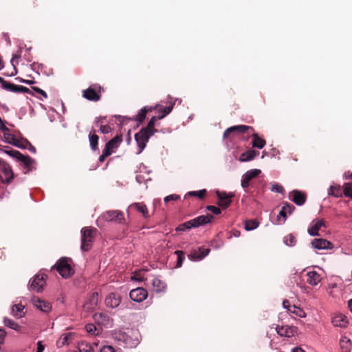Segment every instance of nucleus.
I'll list each match as a JSON object with an SVG mask.
<instances>
[{"instance_id":"nucleus-1","label":"nucleus","mask_w":352,"mask_h":352,"mask_svg":"<svg viewBox=\"0 0 352 352\" xmlns=\"http://www.w3.org/2000/svg\"><path fill=\"white\" fill-rule=\"evenodd\" d=\"M214 219V217L210 214L200 215L196 218L186 221L180 224L177 228V231H186L193 228H198L210 223Z\"/></svg>"},{"instance_id":"nucleus-2","label":"nucleus","mask_w":352,"mask_h":352,"mask_svg":"<svg viewBox=\"0 0 352 352\" xmlns=\"http://www.w3.org/2000/svg\"><path fill=\"white\" fill-rule=\"evenodd\" d=\"M70 261V258L62 257L52 267L51 270L56 269L63 278H68L74 274V270L69 263Z\"/></svg>"},{"instance_id":"nucleus-3","label":"nucleus","mask_w":352,"mask_h":352,"mask_svg":"<svg viewBox=\"0 0 352 352\" xmlns=\"http://www.w3.org/2000/svg\"><path fill=\"white\" fill-rule=\"evenodd\" d=\"M97 232L96 228L91 227H85L81 230V250L82 251H89L93 244L94 239V233Z\"/></svg>"},{"instance_id":"nucleus-4","label":"nucleus","mask_w":352,"mask_h":352,"mask_svg":"<svg viewBox=\"0 0 352 352\" xmlns=\"http://www.w3.org/2000/svg\"><path fill=\"white\" fill-rule=\"evenodd\" d=\"M153 135L154 133L152 131L150 132L144 128H142L140 131L135 135V140L139 148L138 153L142 152L149 138Z\"/></svg>"},{"instance_id":"nucleus-5","label":"nucleus","mask_w":352,"mask_h":352,"mask_svg":"<svg viewBox=\"0 0 352 352\" xmlns=\"http://www.w3.org/2000/svg\"><path fill=\"white\" fill-rule=\"evenodd\" d=\"M102 87L98 84L91 85L87 89L82 91V97L89 101L97 102L100 100Z\"/></svg>"},{"instance_id":"nucleus-6","label":"nucleus","mask_w":352,"mask_h":352,"mask_svg":"<svg viewBox=\"0 0 352 352\" xmlns=\"http://www.w3.org/2000/svg\"><path fill=\"white\" fill-rule=\"evenodd\" d=\"M175 104V101H173V100H170L167 102L168 105L165 107H163L162 106H161L160 104H156L154 107L146 106L143 108V109L144 111H146V113L148 112H151L153 110L157 109V111L159 112L162 113V114L158 116V119L161 120V119H163L165 116H166L171 112Z\"/></svg>"},{"instance_id":"nucleus-7","label":"nucleus","mask_w":352,"mask_h":352,"mask_svg":"<svg viewBox=\"0 0 352 352\" xmlns=\"http://www.w3.org/2000/svg\"><path fill=\"white\" fill-rule=\"evenodd\" d=\"M14 179V173L10 166L4 161H0V181L10 184Z\"/></svg>"},{"instance_id":"nucleus-8","label":"nucleus","mask_w":352,"mask_h":352,"mask_svg":"<svg viewBox=\"0 0 352 352\" xmlns=\"http://www.w3.org/2000/svg\"><path fill=\"white\" fill-rule=\"evenodd\" d=\"M254 129L252 126L247 125H236L228 128L223 133V138H228L233 133L251 134L254 132Z\"/></svg>"},{"instance_id":"nucleus-9","label":"nucleus","mask_w":352,"mask_h":352,"mask_svg":"<svg viewBox=\"0 0 352 352\" xmlns=\"http://www.w3.org/2000/svg\"><path fill=\"white\" fill-rule=\"evenodd\" d=\"M8 153L10 155L16 158L19 161L23 162L25 168H26L28 171H30L31 170V167L32 164L34 163V160L32 159L28 155H24L16 150H12L8 151Z\"/></svg>"},{"instance_id":"nucleus-10","label":"nucleus","mask_w":352,"mask_h":352,"mask_svg":"<svg viewBox=\"0 0 352 352\" xmlns=\"http://www.w3.org/2000/svg\"><path fill=\"white\" fill-rule=\"evenodd\" d=\"M103 219L107 221H114L118 223L124 222V214L120 210H110L104 212Z\"/></svg>"},{"instance_id":"nucleus-11","label":"nucleus","mask_w":352,"mask_h":352,"mask_svg":"<svg viewBox=\"0 0 352 352\" xmlns=\"http://www.w3.org/2000/svg\"><path fill=\"white\" fill-rule=\"evenodd\" d=\"M129 296L132 300L141 302L148 297V292L143 287H137L131 290Z\"/></svg>"},{"instance_id":"nucleus-12","label":"nucleus","mask_w":352,"mask_h":352,"mask_svg":"<svg viewBox=\"0 0 352 352\" xmlns=\"http://www.w3.org/2000/svg\"><path fill=\"white\" fill-rule=\"evenodd\" d=\"M261 173V171L259 169H252L247 171L242 176L241 186L243 188H248L250 185V182L258 176Z\"/></svg>"},{"instance_id":"nucleus-13","label":"nucleus","mask_w":352,"mask_h":352,"mask_svg":"<svg viewBox=\"0 0 352 352\" xmlns=\"http://www.w3.org/2000/svg\"><path fill=\"white\" fill-rule=\"evenodd\" d=\"M218 197V204L219 206L227 208L232 202V198L234 197L232 193H226V192L217 191Z\"/></svg>"},{"instance_id":"nucleus-14","label":"nucleus","mask_w":352,"mask_h":352,"mask_svg":"<svg viewBox=\"0 0 352 352\" xmlns=\"http://www.w3.org/2000/svg\"><path fill=\"white\" fill-rule=\"evenodd\" d=\"M297 327L294 326H279L277 325L276 327V330L277 333L280 336H285V337H292L294 336L295 334L297 333Z\"/></svg>"},{"instance_id":"nucleus-15","label":"nucleus","mask_w":352,"mask_h":352,"mask_svg":"<svg viewBox=\"0 0 352 352\" xmlns=\"http://www.w3.org/2000/svg\"><path fill=\"white\" fill-rule=\"evenodd\" d=\"M46 277V275L44 274H38L36 275L31 282V289L36 292H40L41 289H43V286L45 284Z\"/></svg>"},{"instance_id":"nucleus-16","label":"nucleus","mask_w":352,"mask_h":352,"mask_svg":"<svg viewBox=\"0 0 352 352\" xmlns=\"http://www.w3.org/2000/svg\"><path fill=\"white\" fill-rule=\"evenodd\" d=\"M98 303V293L97 292H94L90 295L87 302L84 304L83 309L87 312L92 311L96 309Z\"/></svg>"},{"instance_id":"nucleus-17","label":"nucleus","mask_w":352,"mask_h":352,"mask_svg":"<svg viewBox=\"0 0 352 352\" xmlns=\"http://www.w3.org/2000/svg\"><path fill=\"white\" fill-rule=\"evenodd\" d=\"M122 141V135H116L113 138H112L111 140H109L104 146V151H107L108 153H109L110 155H111L114 152V149L117 148L120 144Z\"/></svg>"},{"instance_id":"nucleus-18","label":"nucleus","mask_w":352,"mask_h":352,"mask_svg":"<svg viewBox=\"0 0 352 352\" xmlns=\"http://www.w3.org/2000/svg\"><path fill=\"white\" fill-rule=\"evenodd\" d=\"M311 245L314 248L318 250H329L332 249L333 244L324 239H315L311 242Z\"/></svg>"},{"instance_id":"nucleus-19","label":"nucleus","mask_w":352,"mask_h":352,"mask_svg":"<svg viewBox=\"0 0 352 352\" xmlns=\"http://www.w3.org/2000/svg\"><path fill=\"white\" fill-rule=\"evenodd\" d=\"M210 251L208 248H199L198 251L194 250L191 252L188 255V258L192 261L201 260L209 254Z\"/></svg>"},{"instance_id":"nucleus-20","label":"nucleus","mask_w":352,"mask_h":352,"mask_svg":"<svg viewBox=\"0 0 352 352\" xmlns=\"http://www.w3.org/2000/svg\"><path fill=\"white\" fill-rule=\"evenodd\" d=\"M121 301L120 296L116 293H110L105 299V304L111 308L117 307Z\"/></svg>"},{"instance_id":"nucleus-21","label":"nucleus","mask_w":352,"mask_h":352,"mask_svg":"<svg viewBox=\"0 0 352 352\" xmlns=\"http://www.w3.org/2000/svg\"><path fill=\"white\" fill-rule=\"evenodd\" d=\"M290 195L291 200L296 205L302 206L305 203L306 195L303 192L298 190H294L290 192Z\"/></svg>"},{"instance_id":"nucleus-22","label":"nucleus","mask_w":352,"mask_h":352,"mask_svg":"<svg viewBox=\"0 0 352 352\" xmlns=\"http://www.w3.org/2000/svg\"><path fill=\"white\" fill-rule=\"evenodd\" d=\"M349 323L347 317L342 314L335 315L332 318V324L335 327H346Z\"/></svg>"},{"instance_id":"nucleus-23","label":"nucleus","mask_w":352,"mask_h":352,"mask_svg":"<svg viewBox=\"0 0 352 352\" xmlns=\"http://www.w3.org/2000/svg\"><path fill=\"white\" fill-rule=\"evenodd\" d=\"M307 282L311 286L317 285L321 281V276L316 271H309L306 274Z\"/></svg>"},{"instance_id":"nucleus-24","label":"nucleus","mask_w":352,"mask_h":352,"mask_svg":"<svg viewBox=\"0 0 352 352\" xmlns=\"http://www.w3.org/2000/svg\"><path fill=\"white\" fill-rule=\"evenodd\" d=\"M149 283L152 285L153 290L156 292H163L166 287V283L157 277H153L149 280Z\"/></svg>"},{"instance_id":"nucleus-25","label":"nucleus","mask_w":352,"mask_h":352,"mask_svg":"<svg viewBox=\"0 0 352 352\" xmlns=\"http://www.w3.org/2000/svg\"><path fill=\"white\" fill-rule=\"evenodd\" d=\"M32 302L35 307L43 312H48L52 308L50 303L43 300L39 298L34 297L32 298Z\"/></svg>"},{"instance_id":"nucleus-26","label":"nucleus","mask_w":352,"mask_h":352,"mask_svg":"<svg viewBox=\"0 0 352 352\" xmlns=\"http://www.w3.org/2000/svg\"><path fill=\"white\" fill-rule=\"evenodd\" d=\"M94 320L100 325L107 327L110 323L109 316L103 313H96L94 315Z\"/></svg>"},{"instance_id":"nucleus-27","label":"nucleus","mask_w":352,"mask_h":352,"mask_svg":"<svg viewBox=\"0 0 352 352\" xmlns=\"http://www.w3.org/2000/svg\"><path fill=\"white\" fill-rule=\"evenodd\" d=\"M322 226H324L323 220H315L313 221V225L308 229V233L311 236H318V231Z\"/></svg>"},{"instance_id":"nucleus-28","label":"nucleus","mask_w":352,"mask_h":352,"mask_svg":"<svg viewBox=\"0 0 352 352\" xmlns=\"http://www.w3.org/2000/svg\"><path fill=\"white\" fill-rule=\"evenodd\" d=\"M96 131L95 129H92L89 134V140L90 143L91 148L93 151L98 149V140L99 137L96 134Z\"/></svg>"},{"instance_id":"nucleus-29","label":"nucleus","mask_w":352,"mask_h":352,"mask_svg":"<svg viewBox=\"0 0 352 352\" xmlns=\"http://www.w3.org/2000/svg\"><path fill=\"white\" fill-rule=\"evenodd\" d=\"M251 133H252V137L253 138L252 142V147L258 148L260 149L263 148L266 144L265 140L260 138L258 133H255L254 131L251 132Z\"/></svg>"},{"instance_id":"nucleus-30","label":"nucleus","mask_w":352,"mask_h":352,"mask_svg":"<svg viewBox=\"0 0 352 352\" xmlns=\"http://www.w3.org/2000/svg\"><path fill=\"white\" fill-rule=\"evenodd\" d=\"M131 209H135L139 212L142 213L144 218L149 217L148 210L146 206L144 203H133L129 206Z\"/></svg>"},{"instance_id":"nucleus-31","label":"nucleus","mask_w":352,"mask_h":352,"mask_svg":"<svg viewBox=\"0 0 352 352\" xmlns=\"http://www.w3.org/2000/svg\"><path fill=\"white\" fill-rule=\"evenodd\" d=\"M258 151L250 149L246 152L243 153L239 158L241 162H248L253 160L257 155H258Z\"/></svg>"},{"instance_id":"nucleus-32","label":"nucleus","mask_w":352,"mask_h":352,"mask_svg":"<svg viewBox=\"0 0 352 352\" xmlns=\"http://www.w3.org/2000/svg\"><path fill=\"white\" fill-rule=\"evenodd\" d=\"M343 194V190L340 185H332L328 190V195L335 197H341Z\"/></svg>"},{"instance_id":"nucleus-33","label":"nucleus","mask_w":352,"mask_h":352,"mask_svg":"<svg viewBox=\"0 0 352 352\" xmlns=\"http://www.w3.org/2000/svg\"><path fill=\"white\" fill-rule=\"evenodd\" d=\"M1 87L7 91H9L11 92H14V93H19L20 85H16L12 82L6 81L5 80H4Z\"/></svg>"},{"instance_id":"nucleus-34","label":"nucleus","mask_w":352,"mask_h":352,"mask_svg":"<svg viewBox=\"0 0 352 352\" xmlns=\"http://www.w3.org/2000/svg\"><path fill=\"white\" fill-rule=\"evenodd\" d=\"M340 345L342 352H349L351 349V342L346 337H344L340 340Z\"/></svg>"},{"instance_id":"nucleus-35","label":"nucleus","mask_w":352,"mask_h":352,"mask_svg":"<svg viewBox=\"0 0 352 352\" xmlns=\"http://www.w3.org/2000/svg\"><path fill=\"white\" fill-rule=\"evenodd\" d=\"M23 309L24 307L21 304L14 305L12 308V313L15 317L22 318L24 316Z\"/></svg>"},{"instance_id":"nucleus-36","label":"nucleus","mask_w":352,"mask_h":352,"mask_svg":"<svg viewBox=\"0 0 352 352\" xmlns=\"http://www.w3.org/2000/svg\"><path fill=\"white\" fill-rule=\"evenodd\" d=\"M288 311L300 318H305L306 316L305 312L301 308L296 305H292L291 308H288Z\"/></svg>"},{"instance_id":"nucleus-37","label":"nucleus","mask_w":352,"mask_h":352,"mask_svg":"<svg viewBox=\"0 0 352 352\" xmlns=\"http://www.w3.org/2000/svg\"><path fill=\"white\" fill-rule=\"evenodd\" d=\"M207 190L206 189H202L198 191H190L186 196L197 197L199 199H203L205 198Z\"/></svg>"},{"instance_id":"nucleus-38","label":"nucleus","mask_w":352,"mask_h":352,"mask_svg":"<svg viewBox=\"0 0 352 352\" xmlns=\"http://www.w3.org/2000/svg\"><path fill=\"white\" fill-rule=\"evenodd\" d=\"M3 323L6 327H8L10 329H12L14 330L19 331V329H20V326L16 322H15L13 320H11L7 317L4 318Z\"/></svg>"},{"instance_id":"nucleus-39","label":"nucleus","mask_w":352,"mask_h":352,"mask_svg":"<svg viewBox=\"0 0 352 352\" xmlns=\"http://www.w3.org/2000/svg\"><path fill=\"white\" fill-rule=\"evenodd\" d=\"M175 254L177 255V263L176 267H180L182 265V263L185 259L184 252L182 250H176Z\"/></svg>"},{"instance_id":"nucleus-40","label":"nucleus","mask_w":352,"mask_h":352,"mask_svg":"<svg viewBox=\"0 0 352 352\" xmlns=\"http://www.w3.org/2000/svg\"><path fill=\"white\" fill-rule=\"evenodd\" d=\"M259 223L256 220L251 219L245 221V228L246 230H252L258 226Z\"/></svg>"},{"instance_id":"nucleus-41","label":"nucleus","mask_w":352,"mask_h":352,"mask_svg":"<svg viewBox=\"0 0 352 352\" xmlns=\"http://www.w3.org/2000/svg\"><path fill=\"white\" fill-rule=\"evenodd\" d=\"M3 137L8 143L13 144L16 146H18V144H16L17 140L16 137L13 134L10 133V131L4 133Z\"/></svg>"},{"instance_id":"nucleus-42","label":"nucleus","mask_w":352,"mask_h":352,"mask_svg":"<svg viewBox=\"0 0 352 352\" xmlns=\"http://www.w3.org/2000/svg\"><path fill=\"white\" fill-rule=\"evenodd\" d=\"M157 118L155 116H153L151 118V119L148 122L147 125L145 127H143L144 129H146V130L153 132L154 134L155 132H157V130L155 129V123L156 122Z\"/></svg>"},{"instance_id":"nucleus-43","label":"nucleus","mask_w":352,"mask_h":352,"mask_svg":"<svg viewBox=\"0 0 352 352\" xmlns=\"http://www.w3.org/2000/svg\"><path fill=\"white\" fill-rule=\"evenodd\" d=\"M284 243L289 246H294L296 243V237L292 234H289L285 236L284 238Z\"/></svg>"},{"instance_id":"nucleus-44","label":"nucleus","mask_w":352,"mask_h":352,"mask_svg":"<svg viewBox=\"0 0 352 352\" xmlns=\"http://www.w3.org/2000/svg\"><path fill=\"white\" fill-rule=\"evenodd\" d=\"M343 193L345 197L352 198V183H346L344 185Z\"/></svg>"},{"instance_id":"nucleus-45","label":"nucleus","mask_w":352,"mask_h":352,"mask_svg":"<svg viewBox=\"0 0 352 352\" xmlns=\"http://www.w3.org/2000/svg\"><path fill=\"white\" fill-rule=\"evenodd\" d=\"M146 111H144L142 108L133 120L142 123L146 118Z\"/></svg>"},{"instance_id":"nucleus-46","label":"nucleus","mask_w":352,"mask_h":352,"mask_svg":"<svg viewBox=\"0 0 352 352\" xmlns=\"http://www.w3.org/2000/svg\"><path fill=\"white\" fill-rule=\"evenodd\" d=\"M283 210H285L286 211V214H291L293 211L295 210V207L294 206H293L292 204H289V203H285L283 206Z\"/></svg>"},{"instance_id":"nucleus-47","label":"nucleus","mask_w":352,"mask_h":352,"mask_svg":"<svg viewBox=\"0 0 352 352\" xmlns=\"http://www.w3.org/2000/svg\"><path fill=\"white\" fill-rule=\"evenodd\" d=\"M98 127H99L100 133H102L103 134H107L111 131V127L108 124H105V125L100 124V126H98Z\"/></svg>"},{"instance_id":"nucleus-48","label":"nucleus","mask_w":352,"mask_h":352,"mask_svg":"<svg viewBox=\"0 0 352 352\" xmlns=\"http://www.w3.org/2000/svg\"><path fill=\"white\" fill-rule=\"evenodd\" d=\"M206 210L212 212L214 214H219L221 213V210L219 208L214 206H208Z\"/></svg>"},{"instance_id":"nucleus-49","label":"nucleus","mask_w":352,"mask_h":352,"mask_svg":"<svg viewBox=\"0 0 352 352\" xmlns=\"http://www.w3.org/2000/svg\"><path fill=\"white\" fill-rule=\"evenodd\" d=\"M271 190L276 192H279V193H283L284 191V189L282 186H280L278 184H274L272 185Z\"/></svg>"},{"instance_id":"nucleus-50","label":"nucleus","mask_w":352,"mask_h":352,"mask_svg":"<svg viewBox=\"0 0 352 352\" xmlns=\"http://www.w3.org/2000/svg\"><path fill=\"white\" fill-rule=\"evenodd\" d=\"M179 199V196L177 195H175V194H173V195H168V196H166L165 198H164V201L166 203H168V201H177Z\"/></svg>"},{"instance_id":"nucleus-51","label":"nucleus","mask_w":352,"mask_h":352,"mask_svg":"<svg viewBox=\"0 0 352 352\" xmlns=\"http://www.w3.org/2000/svg\"><path fill=\"white\" fill-rule=\"evenodd\" d=\"M133 280H138V281H143L144 280V278L143 277V275L142 274V272H140L138 273H135L131 278ZM145 280H148L147 278L145 279Z\"/></svg>"},{"instance_id":"nucleus-52","label":"nucleus","mask_w":352,"mask_h":352,"mask_svg":"<svg viewBox=\"0 0 352 352\" xmlns=\"http://www.w3.org/2000/svg\"><path fill=\"white\" fill-rule=\"evenodd\" d=\"M32 90H34L37 94H39L41 96H43L45 98H47V94L43 89H40L39 87H32Z\"/></svg>"},{"instance_id":"nucleus-53","label":"nucleus","mask_w":352,"mask_h":352,"mask_svg":"<svg viewBox=\"0 0 352 352\" xmlns=\"http://www.w3.org/2000/svg\"><path fill=\"white\" fill-rule=\"evenodd\" d=\"M86 330L88 333L94 334L96 330V327L93 324H88L86 325Z\"/></svg>"},{"instance_id":"nucleus-54","label":"nucleus","mask_w":352,"mask_h":352,"mask_svg":"<svg viewBox=\"0 0 352 352\" xmlns=\"http://www.w3.org/2000/svg\"><path fill=\"white\" fill-rule=\"evenodd\" d=\"M100 352H116L115 349L111 346H104L101 348Z\"/></svg>"},{"instance_id":"nucleus-55","label":"nucleus","mask_w":352,"mask_h":352,"mask_svg":"<svg viewBox=\"0 0 352 352\" xmlns=\"http://www.w3.org/2000/svg\"><path fill=\"white\" fill-rule=\"evenodd\" d=\"M109 155H111L109 154V153H108L107 151H102V154L99 157V162H104L105 159L109 157Z\"/></svg>"},{"instance_id":"nucleus-56","label":"nucleus","mask_w":352,"mask_h":352,"mask_svg":"<svg viewBox=\"0 0 352 352\" xmlns=\"http://www.w3.org/2000/svg\"><path fill=\"white\" fill-rule=\"evenodd\" d=\"M280 217L283 218V221H285V219L287 217L286 211L283 210V207H282V208H281L280 211L279 212V214H278V215L277 217L278 220H279Z\"/></svg>"},{"instance_id":"nucleus-57","label":"nucleus","mask_w":352,"mask_h":352,"mask_svg":"<svg viewBox=\"0 0 352 352\" xmlns=\"http://www.w3.org/2000/svg\"><path fill=\"white\" fill-rule=\"evenodd\" d=\"M0 130L3 132V133L10 131V129L5 125L3 120H2V122H0Z\"/></svg>"},{"instance_id":"nucleus-58","label":"nucleus","mask_w":352,"mask_h":352,"mask_svg":"<svg viewBox=\"0 0 352 352\" xmlns=\"http://www.w3.org/2000/svg\"><path fill=\"white\" fill-rule=\"evenodd\" d=\"M6 335V333L5 330L3 329H0V344L3 343Z\"/></svg>"},{"instance_id":"nucleus-59","label":"nucleus","mask_w":352,"mask_h":352,"mask_svg":"<svg viewBox=\"0 0 352 352\" xmlns=\"http://www.w3.org/2000/svg\"><path fill=\"white\" fill-rule=\"evenodd\" d=\"M19 93H26V94H32L31 91L28 87H24V86H21V85H20Z\"/></svg>"},{"instance_id":"nucleus-60","label":"nucleus","mask_w":352,"mask_h":352,"mask_svg":"<svg viewBox=\"0 0 352 352\" xmlns=\"http://www.w3.org/2000/svg\"><path fill=\"white\" fill-rule=\"evenodd\" d=\"M103 119L104 118H102V117L96 118V119L94 122V124L96 125V126L98 127V126H100V124H102Z\"/></svg>"},{"instance_id":"nucleus-61","label":"nucleus","mask_w":352,"mask_h":352,"mask_svg":"<svg viewBox=\"0 0 352 352\" xmlns=\"http://www.w3.org/2000/svg\"><path fill=\"white\" fill-rule=\"evenodd\" d=\"M43 350H44V346L42 344L41 341L38 342L36 352H43Z\"/></svg>"},{"instance_id":"nucleus-62","label":"nucleus","mask_w":352,"mask_h":352,"mask_svg":"<svg viewBox=\"0 0 352 352\" xmlns=\"http://www.w3.org/2000/svg\"><path fill=\"white\" fill-rule=\"evenodd\" d=\"M283 307H284L285 308H286V309H288V308H291V307L292 306V305H290L289 301V300H285L283 302Z\"/></svg>"},{"instance_id":"nucleus-63","label":"nucleus","mask_w":352,"mask_h":352,"mask_svg":"<svg viewBox=\"0 0 352 352\" xmlns=\"http://www.w3.org/2000/svg\"><path fill=\"white\" fill-rule=\"evenodd\" d=\"M28 144H29L28 150L30 151H31L32 153H36L35 147L34 146H32V144H30L29 142H28Z\"/></svg>"},{"instance_id":"nucleus-64","label":"nucleus","mask_w":352,"mask_h":352,"mask_svg":"<svg viewBox=\"0 0 352 352\" xmlns=\"http://www.w3.org/2000/svg\"><path fill=\"white\" fill-rule=\"evenodd\" d=\"M292 352H305V351L300 348H295L292 350Z\"/></svg>"}]
</instances>
